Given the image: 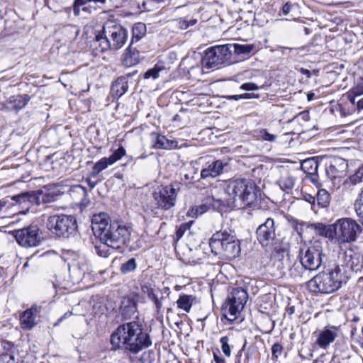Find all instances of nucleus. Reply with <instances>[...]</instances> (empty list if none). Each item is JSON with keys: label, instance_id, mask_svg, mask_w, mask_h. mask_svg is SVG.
<instances>
[{"label": "nucleus", "instance_id": "f257e3e1", "mask_svg": "<svg viewBox=\"0 0 363 363\" xmlns=\"http://www.w3.org/2000/svg\"><path fill=\"white\" fill-rule=\"evenodd\" d=\"M91 228L94 235L101 242V245H96V253L102 257L109 255L107 248L120 249L128 245L130 242V228L116 221H111L109 216L105 213L94 215L91 218Z\"/></svg>", "mask_w": 363, "mask_h": 363}, {"label": "nucleus", "instance_id": "f03ea898", "mask_svg": "<svg viewBox=\"0 0 363 363\" xmlns=\"http://www.w3.org/2000/svg\"><path fill=\"white\" fill-rule=\"evenodd\" d=\"M111 343L115 349L137 354L152 345V340L150 335L143 331L142 325L132 321L117 328L111 336Z\"/></svg>", "mask_w": 363, "mask_h": 363}, {"label": "nucleus", "instance_id": "7ed1b4c3", "mask_svg": "<svg viewBox=\"0 0 363 363\" xmlns=\"http://www.w3.org/2000/svg\"><path fill=\"white\" fill-rule=\"evenodd\" d=\"M224 191L228 199H223V206L235 208L238 207V201L241 205L252 206L257 201L259 189L253 181L238 179L228 181L224 187Z\"/></svg>", "mask_w": 363, "mask_h": 363}, {"label": "nucleus", "instance_id": "20e7f679", "mask_svg": "<svg viewBox=\"0 0 363 363\" xmlns=\"http://www.w3.org/2000/svg\"><path fill=\"white\" fill-rule=\"evenodd\" d=\"M345 274V272H340V267L335 265L313 277L307 282V287L313 293H333L348 281Z\"/></svg>", "mask_w": 363, "mask_h": 363}, {"label": "nucleus", "instance_id": "39448f33", "mask_svg": "<svg viewBox=\"0 0 363 363\" xmlns=\"http://www.w3.org/2000/svg\"><path fill=\"white\" fill-rule=\"evenodd\" d=\"M209 246L214 255L228 259L238 257L240 253L239 240L227 230L215 233L209 240Z\"/></svg>", "mask_w": 363, "mask_h": 363}, {"label": "nucleus", "instance_id": "423d86ee", "mask_svg": "<svg viewBox=\"0 0 363 363\" xmlns=\"http://www.w3.org/2000/svg\"><path fill=\"white\" fill-rule=\"evenodd\" d=\"M257 240L259 243L267 249H274L282 260H289V253L283 248H277L281 241L279 233L277 232V225L272 218H268L259 225L256 230Z\"/></svg>", "mask_w": 363, "mask_h": 363}, {"label": "nucleus", "instance_id": "0eeeda50", "mask_svg": "<svg viewBox=\"0 0 363 363\" xmlns=\"http://www.w3.org/2000/svg\"><path fill=\"white\" fill-rule=\"evenodd\" d=\"M46 228L58 237L69 238L76 233L77 224L72 216L53 215L48 218Z\"/></svg>", "mask_w": 363, "mask_h": 363}, {"label": "nucleus", "instance_id": "6e6552de", "mask_svg": "<svg viewBox=\"0 0 363 363\" xmlns=\"http://www.w3.org/2000/svg\"><path fill=\"white\" fill-rule=\"evenodd\" d=\"M202 65L207 69L218 68L230 65L231 50L229 44L213 46L208 48L201 60Z\"/></svg>", "mask_w": 363, "mask_h": 363}, {"label": "nucleus", "instance_id": "1a4fd4ad", "mask_svg": "<svg viewBox=\"0 0 363 363\" xmlns=\"http://www.w3.org/2000/svg\"><path fill=\"white\" fill-rule=\"evenodd\" d=\"M247 299L248 294L245 289H233L223 306L224 315L230 320L236 319L238 315L243 310Z\"/></svg>", "mask_w": 363, "mask_h": 363}, {"label": "nucleus", "instance_id": "9d476101", "mask_svg": "<svg viewBox=\"0 0 363 363\" xmlns=\"http://www.w3.org/2000/svg\"><path fill=\"white\" fill-rule=\"evenodd\" d=\"M340 267V272H345L348 280L352 272H358L363 267V253L357 245H352L340 257L339 262L336 264Z\"/></svg>", "mask_w": 363, "mask_h": 363}, {"label": "nucleus", "instance_id": "9b49d317", "mask_svg": "<svg viewBox=\"0 0 363 363\" xmlns=\"http://www.w3.org/2000/svg\"><path fill=\"white\" fill-rule=\"evenodd\" d=\"M335 228V239L340 245L355 241L357 234L362 230L361 227L355 220L348 218L336 220Z\"/></svg>", "mask_w": 363, "mask_h": 363}, {"label": "nucleus", "instance_id": "f8f14e48", "mask_svg": "<svg viewBox=\"0 0 363 363\" xmlns=\"http://www.w3.org/2000/svg\"><path fill=\"white\" fill-rule=\"evenodd\" d=\"M323 255V247L320 242L315 241L306 249L300 250L298 255L300 264L309 272L315 271L322 264Z\"/></svg>", "mask_w": 363, "mask_h": 363}, {"label": "nucleus", "instance_id": "ddd939ff", "mask_svg": "<svg viewBox=\"0 0 363 363\" xmlns=\"http://www.w3.org/2000/svg\"><path fill=\"white\" fill-rule=\"evenodd\" d=\"M103 33L108 38L113 50L121 49L128 40L127 29L114 21H107L104 23Z\"/></svg>", "mask_w": 363, "mask_h": 363}, {"label": "nucleus", "instance_id": "4468645a", "mask_svg": "<svg viewBox=\"0 0 363 363\" xmlns=\"http://www.w3.org/2000/svg\"><path fill=\"white\" fill-rule=\"evenodd\" d=\"M179 189V184L177 183L160 188L157 191L153 194L157 207L163 210H169L174 207Z\"/></svg>", "mask_w": 363, "mask_h": 363}, {"label": "nucleus", "instance_id": "2eb2a0df", "mask_svg": "<svg viewBox=\"0 0 363 363\" xmlns=\"http://www.w3.org/2000/svg\"><path fill=\"white\" fill-rule=\"evenodd\" d=\"M16 242L22 247H30L37 246L41 242V236L37 225L16 230L13 232Z\"/></svg>", "mask_w": 363, "mask_h": 363}, {"label": "nucleus", "instance_id": "dca6fc26", "mask_svg": "<svg viewBox=\"0 0 363 363\" xmlns=\"http://www.w3.org/2000/svg\"><path fill=\"white\" fill-rule=\"evenodd\" d=\"M224 201L214 196H208L205 198L203 203L193 206L187 212V216L191 218H197L199 216L207 212L211 208L221 211L223 208Z\"/></svg>", "mask_w": 363, "mask_h": 363}, {"label": "nucleus", "instance_id": "f3484780", "mask_svg": "<svg viewBox=\"0 0 363 363\" xmlns=\"http://www.w3.org/2000/svg\"><path fill=\"white\" fill-rule=\"evenodd\" d=\"M30 99L28 94L11 96L5 102L1 103L0 109L6 112L18 111L26 106Z\"/></svg>", "mask_w": 363, "mask_h": 363}, {"label": "nucleus", "instance_id": "a211bd4d", "mask_svg": "<svg viewBox=\"0 0 363 363\" xmlns=\"http://www.w3.org/2000/svg\"><path fill=\"white\" fill-rule=\"evenodd\" d=\"M347 167L346 160L341 157H334L326 167V174L331 180L342 177L345 175Z\"/></svg>", "mask_w": 363, "mask_h": 363}, {"label": "nucleus", "instance_id": "6ab92c4d", "mask_svg": "<svg viewBox=\"0 0 363 363\" xmlns=\"http://www.w3.org/2000/svg\"><path fill=\"white\" fill-rule=\"evenodd\" d=\"M227 165V162L220 160H213L211 162H208L206 167L201 170V177L202 179L216 177L223 173Z\"/></svg>", "mask_w": 363, "mask_h": 363}, {"label": "nucleus", "instance_id": "aec40b11", "mask_svg": "<svg viewBox=\"0 0 363 363\" xmlns=\"http://www.w3.org/2000/svg\"><path fill=\"white\" fill-rule=\"evenodd\" d=\"M134 73H128L126 76L118 77L111 84V94L114 99H118L128 89V77L133 76Z\"/></svg>", "mask_w": 363, "mask_h": 363}, {"label": "nucleus", "instance_id": "412c9836", "mask_svg": "<svg viewBox=\"0 0 363 363\" xmlns=\"http://www.w3.org/2000/svg\"><path fill=\"white\" fill-rule=\"evenodd\" d=\"M308 227L315 231V235L328 238L330 240L335 239V223L326 225L322 223H314L308 225Z\"/></svg>", "mask_w": 363, "mask_h": 363}, {"label": "nucleus", "instance_id": "4be33fe9", "mask_svg": "<svg viewBox=\"0 0 363 363\" xmlns=\"http://www.w3.org/2000/svg\"><path fill=\"white\" fill-rule=\"evenodd\" d=\"M337 337L336 327L325 328L318 335L316 344L322 349H326Z\"/></svg>", "mask_w": 363, "mask_h": 363}, {"label": "nucleus", "instance_id": "5701e85b", "mask_svg": "<svg viewBox=\"0 0 363 363\" xmlns=\"http://www.w3.org/2000/svg\"><path fill=\"white\" fill-rule=\"evenodd\" d=\"M38 313L36 306H32L30 308L26 310L20 316L21 326L23 330H30L35 325V318Z\"/></svg>", "mask_w": 363, "mask_h": 363}, {"label": "nucleus", "instance_id": "b1692460", "mask_svg": "<svg viewBox=\"0 0 363 363\" xmlns=\"http://www.w3.org/2000/svg\"><path fill=\"white\" fill-rule=\"evenodd\" d=\"M91 48L95 52V55L111 50V43L106 37V35H104L103 32L95 35L91 43Z\"/></svg>", "mask_w": 363, "mask_h": 363}, {"label": "nucleus", "instance_id": "393cba45", "mask_svg": "<svg viewBox=\"0 0 363 363\" xmlns=\"http://www.w3.org/2000/svg\"><path fill=\"white\" fill-rule=\"evenodd\" d=\"M139 62L140 52L136 48H133V44H130L123 53L122 63L125 67H130Z\"/></svg>", "mask_w": 363, "mask_h": 363}, {"label": "nucleus", "instance_id": "a878e982", "mask_svg": "<svg viewBox=\"0 0 363 363\" xmlns=\"http://www.w3.org/2000/svg\"><path fill=\"white\" fill-rule=\"evenodd\" d=\"M153 147L156 149L172 150L181 148L184 144L178 145L176 140H169L168 138H153L152 141Z\"/></svg>", "mask_w": 363, "mask_h": 363}, {"label": "nucleus", "instance_id": "bb28decb", "mask_svg": "<svg viewBox=\"0 0 363 363\" xmlns=\"http://www.w3.org/2000/svg\"><path fill=\"white\" fill-rule=\"evenodd\" d=\"M196 303V296L185 294H181L179 296V298L176 301L177 308L186 313H189L192 306Z\"/></svg>", "mask_w": 363, "mask_h": 363}, {"label": "nucleus", "instance_id": "cd10ccee", "mask_svg": "<svg viewBox=\"0 0 363 363\" xmlns=\"http://www.w3.org/2000/svg\"><path fill=\"white\" fill-rule=\"evenodd\" d=\"M147 28L144 23L138 22L133 25L132 28V39L130 44L140 40L146 34Z\"/></svg>", "mask_w": 363, "mask_h": 363}, {"label": "nucleus", "instance_id": "c85d7f7f", "mask_svg": "<svg viewBox=\"0 0 363 363\" xmlns=\"http://www.w3.org/2000/svg\"><path fill=\"white\" fill-rule=\"evenodd\" d=\"M301 167L304 172L308 174H315L318 172V162L313 157L308 158L301 162Z\"/></svg>", "mask_w": 363, "mask_h": 363}, {"label": "nucleus", "instance_id": "c756f323", "mask_svg": "<svg viewBox=\"0 0 363 363\" xmlns=\"http://www.w3.org/2000/svg\"><path fill=\"white\" fill-rule=\"evenodd\" d=\"M172 23L178 28L181 30H186L191 26H193L197 23L196 18H178L172 20Z\"/></svg>", "mask_w": 363, "mask_h": 363}, {"label": "nucleus", "instance_id": "7c9ffc66", "mask_svg": "<svg viewBox=\"0 0 363 363\" xmlns=\"http://www.w3.org/2000/svg\"><path fill=\"white\" fill-rule=\"evenodd\" d=\"M90 1H94L95 3L104 4L106 0H74L72 6V10L75 16H78L80 15V7L83 6L85 3H89ZM65 11L67 13H69L72 11L71 7H67L65 9Z\"/></svg>", "mask_w": 363, "mask_h": 363}, {"label": "nucleus", "instance_id": "2f4dec72", "mask_svg": "<svg viewBox=\"0 0 363 363\" xmlns=\"http://www.w3.org/2000/svg\"><path fill=\"white\" fill-rule=\"evenodd\" d=\"M6 345L8 346L7 349L9 352L0 354V363H16L14 352L12 350L13 349V345L10 342H6L4 346V349L6 348Z\"/></svg>", "mask_w": 363, "mask_h": 363}, {"label": "nucleus", "instance_id": "473e14b6", "mask_svg": "<svg viewBox=\"0 0 363 363\" xmlns=\"http://www.w3.org/2000/svg\"><path fill=\"white\" fill-rule=\"evenodd\" d=\"M230 46V50L231 52L233 50L234 52L237 55H247L250 53L253 49L255 48V46L253 45L250 44H245V45H240V44H229Z\"/></svg>", "mask_w": 363, "mask_h": 363}, {"label": "nucleus", "instance_id": "72a5a7b5", "mask_svg": "<svg viewBox=\"0 0 363 363\" xmlns=\"http://www.w3.org/2000/svg\"><path fill=\"white\" fill-rule=\"evenodd\" d=\"M318 205L322 208L329 205L330 201V195L325 189H319L316 194L315 198Z\"/></svg>", "mask_w": 363, "mask_h": 363}, {"label": "nucleus", "instance_id": "f704fd0d", "mask_svg": "<svg viewBox=\"0 0 363 363\" xmlns=\"http://www.w3.org/2000/svg\"><path fill=\"white\" fill-rule=\"evenodd\" d=\"M308 269H306L302 264H294L290 269V274L294 278L306 279L308 277Z\"/></svg>", "mask_w": 363, "mask_h": 363}, {"label": "nucleus", "instance_id": "c9c22d12", "mask_svg": "<svg viewBox=\"0 0 363 363\" xmlns=\"http://www.w3.org/2000/svg\"><path fill=\"white\" fill-rule=\"evenodd\" d=\"M113 164L108 157H103L96 162L93 168L92 172L94 175H98L104 169H106L109 165Z\"/></svg>", "mask_w": 363, "mask_h": 363}, {"label": "nucleus", "instance_id": "e433bc0d", "mask_svg": "<svg viewBox=\"0 0 363 363\" xmlns=\"http://www.w3.org/2000/svg\"><path fill=\"white\" fill-rule=\"evenodd\" d=\"M137 268V262L135 258H130L121 266L120 270L122 274H128L135 270Z\"/></svg>", "mask_w": 363, "mask_h": 363}, {"label": "nucleus", "instance_id": "4c0bfd02", "mask_svg": "<svg viewBox=\"0 0 363 363\" xmlns=\"http://www.w3.org/2000/svg\"><path fill=\"white\" fill-rule=\"evenodd\" d=\"M63 33L68 35L69 40H72L79 35V28L74 25H68L63 28Z\"/></svg>", "mask_w": 363, "mask_h": 363}, {"label": "nucleus", "instance_id": "58836bf2", "mask_svg": "<svg viewBox=\"0 0 363 363\" xmlns=\"http://www.w3.org/2000/svg\"><path fill=\"white\" fill-rule=\"evenodd\" d=\"M295 180L291 176L283 177L279 181V186L282 189L290 190L294 186Z\"/></svg>", "mask_w": 363, "mask_h": 363}, {"label": "nucleus", "instance_id": "ea45409f", "mask_svg": "<svg viewBox=\"0 0 363 363\" xmlns=\"http://www.w3.org/2000/svg\"><path fill=\"white\" fill-rule=\"evenodd\" d=\"M162 69H163L162 67L155 65L153 68L150 69L145 72L144 78L145 79L152 78L153 79H156L159 77V73Z\"/></svg>", "mask_w": 363, "mask_h": 363}, {"label": "nucleus", "instance_id": "a19ab883", "mask_svg": "<svg viewBox=\"0 0 363 363\" xmlns=\"http://www.w3.org/2000/svg\"><path fill=\"white\" fill-rule=\"evenodd\" d=\"M125 154V150L123 147L121 146L118 149L115 150L111 155L108 157L111 160V163L114 164L117 161L121 159Z\"/></svg>", "mask_w": 363, "mask_h": 363}, {"label": "nucleus", "instance_id": "79ce46f5", "mask_svg": "<svg viewBox=\"0 0 363 363\" xmlns=\"http://www.w3.org/2000/svg\"><path fill=\"white\" fill-rule=\"evenodd\" d=\"M220 342L221 344V349L223 352L226 357H230L231 355V350L229 345V338L228 336H223L220 339Z\"/></svg>", "mask_w": 363, "mask_h": 363}, {"label": "nucleus", "instance_id": "37998d69", "mask_svg": "<svg viewBox=\"0 0 363 363\" xmlns=\"http://www.w3.org/2000/svg\"><path fill=\"white\" fill-rule=\"evenodd\" d=\"M354 208L357 214L363 218V189L359 195V197L354 203Z\"/></svg>", "mask_w": 363, "mask_h": 363}, {"label": "nucleus", "instance_id": "c03bdc74", "mask_svg": "<svg viewBox=\"0 0 363 363\" xmlns=\"http://www.w3.org/2000/svg\"><path fill=\"white\" fill-rule=\"evenodd\" d=\"M352 184H357L363 181V165H362L355 172V173L350 177Z\"/></svg>", "mask_w": 363, "mask_h": 363}, {"label": "nucleus", "instance_id": "a18cd8bd", "mask_svg": "<svg viewBox=\"0 0 363 363\" xmlns=\"http://www.w3.org/2000/svg\"><path fill=\"white\" fill-rule=\"evenodd\" d=\"M155 359V352L152 350H148L144 352L140 358L141 363H154Z\"/></svg>", "mask_w": 363, "mask_h": 363}, {"label": "nucleus", "instance_id": "49530a36", "mask_svg": "<svg viewBox=\"0 0 363 363\" xmlns=\"http://www.w3.org/2000/svg\"><path fill=\"white\" fill-rule=\"evenodd\" d=\"M12 200L20 204L29 201L28 193H22L12 196Z\"/></svg>", "mask_w": 363, "mask_h": 363}, {"label": "nucleus", "instance_id": "de8ad7c7", "mask_svg": "<svg viewBox=\"0 0 363 363\" xmlns=\"http://www.w3.org/2000/svg\"><path fill=\"white\" fill-rule=\"evenodd\" d=\"M245 345L240 350L235 357V363H249L250 354L245 353V358L242 359V354L244 350Z\"/></svg>", "mask_w": 363, "mask_h": 363}, {"label": "nucleus", "instance_id": "09e8293b", "mask_svg": "<svg viewBox=\"0 0 363 363\" xmlns=\"http://www.w3.org/2000/svg\"><path fill=\"white\" fill-rule=\"evenodd\" d=\"M310 224L311 223H304L302 221H296L294 223V228L295 231H296V233H298V235L301 236L302 233L303 232L304 228L306 227L307 228H309L308 227V225H310Z\"/></svg>", "mask_w": 363, "mask_h": 363}, {"label": "nucleus", "instance_id": "8fccbe9b", "mask_svg": "<svg viewBox=\"0 0 363 363\" xmlns=\"http://www.w3.org/2000/svg\"><path fill=\"white\" fill-rule=\"evenodd\" d=\"M283 347L281 344L275 343L272 347V357L275 359H277L282 352Z\"/></svg>", "mask_w": 363, "mask_h": 363}, {"label": "nucleus", "instance_id": "3c124183", "mask_svg": "<svg viewBox=\"0 0 363 363\" xmlns=\"http://www.w3.org/2000/svg\"><path fill=\"white\" fill-rule=\"evenodd\" d=\"M352 94H354L357 96L363 94V79L360 82H358L357 84L350 90Z\"/></svg>", "mask_w": 363, "mask_h": 363}, {"label": "nucleus", "instance_id": "603ef678", "mask_svg": "<svg viewBox=\"0 0 363 363\" xmlns=\"http://www.w3.org/2000/svg\"><path fill=\"white\" fill-rule=\"evenodd\" d=\"M96 177L97 175H94L93 172L91 171V175L86 179V182L91 189L94 188L99 182Z\"/></svg>", "mask_w": 363, "mask_h": 363}, {"label": "nucleus", "instance_id": "864d4df0", "mask_svg": "<svg viewBox=\"0 0 363 363\" xmlns=\"http://www.w3.org/2000/svg\"><path fill=\"white\" fill-rule=\"evenodd\" d=\"M259 89L258 86L253 82L244 83L240 86V89L245 91H255Z\"/></svg>", "mask_w": 363, "mask_h": 363}, {"label": "nucleus", "instance_id": "5fc2aeb1", "mask_svg": "<svg viewBox=\"0 0 363 363\" xmlns=\"http://www.w3.org/2000/svg\"><path fill=\"white\" fill-rule=\"evenodd\" d=\"M162 299H163V296H162L160 298L157 296V298H155V299H154L152 301L154 306L155 307V312L157 313V314H160L162 311Z\"/></svg>", "mask_w": 363, "mask_h": 363}, {"label": "nucleus", "instance_id": "6e6d98bb", "mask_svg": "<svg viewBox=\"0 0 363 363\" xmlns=\"http://www.w3.org/2000/svg\"><path fill=\"white\" fill-rule=\"evenodd\" d=\"M258 97H259L258 94H255L254 93L242 94H240V96H239V98H240V99H255V98H258Z\"/></svg>", "mask_w": 363, "mask_h": 363}, {"label": "nucleus", "instance_id": "4d7b16f0", "mask_svg": "<svg viewBox=\"0 0 363 363\" xmlns=\"http://www.w3.org/2000/svg\"><path fill=\"white\" fill-rule=\"evenodd\" d=\"M142 291L144 294L148 296L150 294L153 293L155 291V289L149 285H143L142 286Z\"/></svg>", "mask_w": 363, "mask_h": 363}, {"label": "nucleus", "instance_id": "13d9d810", "mask_svg": "<svg viewBox=\"0 0 363 363\" xmlns=\"http://www.w3.org/2000/svg\"><path fill=\"white\" fill-rule=\"evenodd\" d=\"M213 355L215 363H226L225 359H223L222 357H220L217 352H213Z\"/></svg>", "mask_w": 363, "mask_h": 363}, {"label": "nucleus", "instance_id": "bf43d9fd", "mask_svg": "<svg viewBox=\"0 0 363 363\" xmlns=\"http://www.w3.org/2000/svg\"><path fill=\"white\" fill-rule=\"evenodd\" d=\"M291 9V5L290 3L286 2L283 6H282V13L284 15H287L290 13Z\"/></svg>", "mask_w": 363, "mask_h": 363}, {"label": "nucleus", "instance_id": "052dcab7", "mask_svg": "<svg viewBox=\"0 0 363 363\" xmlns=\"http://www.w3.org/2000/svg\"><path fill=\"white\" fill-rule=\"evenodd\" d=\"M304 199L312 205L315 204L316 200L315 196L308 194L304 195Z\"/></svg>", "mask_w": 363, "mask_h": 363}, {"label": "nucleus", "instance_id": "680f3d73", "mask_svg": "<svg viewBox=\"0 0 363 363\" xmlns=\"http://www.w3.org/2000/svg\"><path fill=\"white\" fill-rule=\"evenodd\" d=\"M357 111L358 113H363V98L357 101Z\"/></svg>", "mask_w": 363, "mask_h": 363}, {"label": "nucleus", "instance_id": "e2e57ef3", "mask_svg": "<svg viewBox=\"0 0 363 363\" xmlns=\"http://www.w3.org/2000/svg\"><path fill=\"white\" fill-rule=\"evenodd\" d=\"M357 96H358L354 94H352V92L350 91L347 92V99L353 105L355 104V98Z\"/></svg>", "mask_w": 363, "mask_h": 363}, {"label": "nucleus", "instance_id": "0e129e2a", "mask_svg": "<svg viewBox=\"0 0 363 363\" xmlns=\"http://www.w3.org/2000/svg\"><path fill=\"white\" fill-rule=\"evenodd\" d=\"M88 3H85L83 6H81V7L79 8L80 9V11H82L85 13H91V7L90 6H87Z\"/></svg>", "mask_w": 363, "mask_h": 363}, {"label": "nucleus", "instance_id": "69168bd1", "mask_svg": "<svg viewBox=\"0 0 363 363\" xmlns=\"http://www.w3.org/2000/svg\"><path fill=\"white\" fill-rule=\"evenodd\" d=\"M239 96H240V94H236V95H228V96H225L224 97L228 100L238 101L240 99V98H239Z\"/></svg>", "mask_w": 363, "mask_h": 363}, {"label": "nucleus", "instance_id": "338daca9", "mask_svg": "<svg viewBox=\"0 0 363 363\" xmlns=\"http://www.w3.org/2000/svg\"><path fill=\"white\" fill-rule=\"evenodd\" d=\"M300 72L306 76L308 78L311 77V72L310 70L307 69H305V68H301L300 69Z\"/></svg>", "mask_w": 363, "mask_h": 363}, {"label": "nucleus", "instance_id": "774afa93", "mask_svg": "<svg viewBox=\"0 0 363 363\" xmlns=\"http://www.w3.org/2000/svg\"><path fill=\"white\" fill-rule=\"evenodd\" d=\"M76 190L77 192H82L84 195L86 194V189L85 188L82 187V186L80 185H78L75 187Z\"/></svg>", "mask_w": 363, "mask_h": 363}]
</instances>
